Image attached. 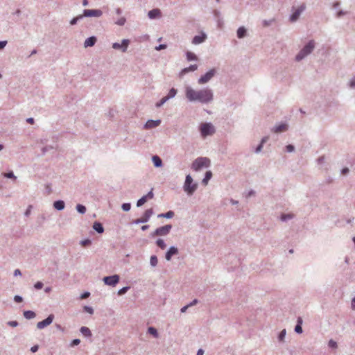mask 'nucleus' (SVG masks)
Listing matches in <instances>:
<instances>
[{
  "mask_svg": "<svg viewBox=\"0 0 355 355\" xmlns=\"http://www.w3.org/2000/svg\"><path fill=\"white\" fill-rule=\"evenodd\" d=\"M174 216V213L172 211H169L166 212V214H160L158 215V217L159 218H171Z\"/></svg>",
  "mask_w": 355,
  "mask_h": 355,
  "instance_id": "30",
  "label": "nucleus"
},
{
  "mask_svg": "<svg viewBox=\"0 0 355 355\" xmlns=\"http://www.w3.org/2000/svg\"><path fill=\"white\" fill-rule=\"evenodd\" d=\"M119 281V277L117 275L112 276L105 277L103 282L108 286H114Z\"/></svg>",
  "mask_w": 355,
  "mask_h": 355,
  "instance_id": "9",
  "label": "nucleus"
},
{
  "mask_svg": "<svg viewBox=\"0 0 355 355\" xmlns=\"http://www.w3.org/2000/svg\"><path fill=\"white\" fill-rule=\"evenodd\" d=\"M157 246H159L161 249H165L166 244L162 239H158L156 242Z\"/></svg>",
  "mask_w": 355,
  "mask_h": 355,
  "instance_id": "36",
  "label": "nucleus"
},
{
  "mask_svg": "<svg viewBox=\"0 0 355 355\" xmlns=\"http://www.w3.org/2000/svg\"><path fill=\"white\" fill-rule=\"evenodd\" d=\"M206 35L202 33L201 35H196L193 37L192 43L194 44H198L205 41Z\"/></svg>",
  "mask_w": 355,
  "mask_h": 355,
  "instance_id": "19",
  "label": "nucleus"
},
{
  "mask_svg": "<svg viewBox=\"0 0 355 355\" xmlns=\"http://www.w3.org/2000/svg\"><path fill=\"white\" fill-rule=\"evenodd\" d=\"M93 228L98 233H103L104 232V228L102 226L101 223L98 222H95L93 225Z\"/></svg>",
  "mask_w": 355,
  "mask_h": 355,
  "instance_id": "24",
  "label": "nucleus"
},
{
  "mask_svg": "<svg viewBox=\"0 0 355 355\" xmlns=\"http://www.w3.org/2000/svg\"><path fill=\"white\" fill-rule=\"evenodd\" d=\"M128 287H123L118 291V295H121L127 292Z\"/></svg>",
  "mask_w": 355,
  "mask_h": 355,
  "instance_id": "45",
  "label": "nucleus"
},
{
  "mask_svg": "<svg viewBox=\"0 0 355 355\" xmlns=\"http://www.w3.org/2000/svg\"><path fill=\"white\" fill-rule=\"evenodd\" d=\"M53 207L58 210H62L64 208V202L62 200H58L53 203Z\"/></svg>",
  "mask_w": 355,
  "mask_h": 355,
  "instance_id": "23",
  "label": "nucleus"
},
{
  "mask_svg": "<svg viewBox=\"0 0 355 355\" xmlns=\"http://www.w3.org/2000/svg\"><path fill=\"white\" fill-rule=\"evenodd\" d=\"M216 71L215 69H210L204 76H201L198 80V83L202 85L209 81L216 74Z\"/></svg>",
  "mask_w": 355,
  "mask_h": 355,
  "instance_id": "8",
  "label": "nucleus"
},
{
  "mask_svg": "<svg viewBox=\"0 0 355 355\" xmlns=\"http://www.w3.org/2000/svg\"><path fill=\"white\" fill-rule=\"evenodd\" d=\"M315 44L316 43L315 40H310L296 55L295 60L297 62H300L305 59L313 51L315 48Z\"/></svg>",
  "mask_w": 355,
  "mask_h": 355,
  "instance_id": "2",
  "label": "nucleus"
},
{
  "mask_svg": "<svg viewBox=\"0 0 355 355\" xmlns=\"http://www.w3.org/2000/svg\"><path fill=\"white\" fill-rule=\"evenodd\" d=\"M150 264L153 266H155L157 264V258L156 256H152L150 257Z\"/></svg>",
  "mask_w": 355,
  "mask_h": 355,
  "instance_id": "38",
  "label": "nucleus"
},
{
  "mask_svg": "<svg viewBox=\"0 0 355 355\" xmlns=\"http://www.w3.org/2000/svg\"><path fill=\"white\" fill-rule=\"evenodd\" d=\"M349 86L350 88L352 89H354L355 88V76L353 77L350 80H349Z\"/></svg>",
  "mask_w": 355,
  "mask_h": 355,
  "instance_id": "43",
  "label": "nucleus"
},
{
  "mask_svg": "<svg viewBox=\"0 0 355 355\" xmlns=\"http://www.w3.org/2000/svg\"><path fill=\"white\" fill-rule=\"evenodd\" d=\"M77 211L80 214H85L86 211V208L85 206L82 205H78L76 206Z\"/></svg>",
  "mask_w": 355,
  "mask_h": 355,
  "instance_id": "35",
  "label": "nucleus"
},
{
  "mask_svg": "<svg viewBox=\"0 0 355 355\" xmlns=\"http://www.w3.org/2000/svg\"><path fill=\"white\" fill-rule=\"evenodd\" d=\"M80 332L82 333V334L86 337H89V336H92V333H91V331L89 330V329L88 327H82L80 328Z\"/></svg>",
  "mask_w": 355,
  "mask_h": 355,
  "instance_id": "25",
  "label": "nucleus"
},
{
  "mask_svg": "<svg viewBox=\"0 0 355 355\" xmlns=\"http://www.w3.org/2000/svg\"><path fill=\"white\" fill-rule=\"evenodd\" d=\"M96 42V38L94 36L87 38L84 43L85 47L93 46Z\"/></svg>",
  "mask_w": 355,
  "mask_h": 355,
  "instance_id": "20",
  "label": "nucleus"
},
{
  "mask_svg": "<svg viewBox=\"0 0 355 355\" xmlns=\"http://www.w3.org/2000/svg\"><path fill=\"white\" fill-rule=\"evenodd\" d=\"M286 329L282 330V332L280 333L279 336V340L280 341H282L284 339V338L286 336Z\"/></svg>",
  "mask_w": 355,
  "mask_h": 355,
  "instance_id": "41",
  "label": "nucleus"
},
{
  "mask_svg": "<svg viewBox=\"0 0 355 355\" xmlns=\"http://www.w3.org/2000/svg\"><path fill=\"white\" fill-rule=\"evenodd\" d=\"M7 42L6 41H1L0 42V49H2L4 48V46L6 45Z\"/></svg>",
  "mask_w": 355,
  "mask_h": 355,
  "instance_id": "57",
  "label": "nucleus"
},
{
  "mask_svg": "<svg viewBox=\"0 0 355 355\" xmlns=\"http://www.w3.org/2000/svg\"><path fill=\"white\" fill-rule=\"evenodd\" d=\"M153 214V209H148L146 210V211L144 212V214L142 216V217H141L140 218L137 219L135 220V223H146V222H147L149 220V218H150V216H152Z\"/></svg>",
  "mask_w": 355,
  "mask_h": 355,
  "instance_id": "12",
  "label": "nucleus"
},
{
  "mask_svg": "<svg viewBox=\"0 0 355 355\" xmlns=\"http://www.w3.org/2000/svg\"><path fill=\"white\" fill-rule=\"evenodd\" d=\"M351 308L352 310H355V297L352 298L351 302Z\"/></svg>",
  "mask_w": 355,
  "mask_h": 355,
  "instance_id": "53",
  "label": "nucleus"
},
{
  "mask_svg": "<svg viewBox=\"0 0 355 355\" xmlns=\"http://www.w3.org/2000/svg\"><path fill=\"white\" fill-rule=\"evenodd\" d=\"M26 121L30 124L34 123V119L33 118H28L26 119Z\"/></svg>",
  "mask_w": 355,
  "mask_h": 355,
  "instance_id": "61",
  "label": "nucleus"
},
{
  "mask_svg": "<svg viewBox=\"0 0 355 355\" xmlns=\"http://www.w3.org/2000/svg\"><path fill=\"white\" fill-rule=\"evenodd\" d=\"M210 165V160L207 157H199L192 164L191 168L194 171L200 170L203 167H208Z\"/></svg>",
  "mask_w": 355,
  "mask_h": 355,
  "instance_id": "4",
  "label": "nucleus"
},
{
  "mask_svg": "<svg viewBox=\"0 0 355 355\" xmlns=\"http://www.w3.org/2000/svg\"><path fill=\"white\" fill-rule=\"evenodd\" d=\"M129 40H123L122 41V43L121 44H119V43H114L112 44V47L114 49H122V51L123 52H125L126 51V49L128 46V44H129Z\"/></svg>",
  "mask_w": 355,
  "mask_h": 355,
  "instance_id": "13",
  "label": "nucleus"
},
{
  "mask_svg": "<svg viewBox=\"0 0 355 355\" xmlns=\"http://www.w3.org/2000/svg\"><path fill=\"white\" fill-rule=\"evenodd\" d=\"M80 340L79 339H74L73 341H72V345H77L80 343Z\"/></svg>",
  "mask_w": 355,
  "mask_h": 355,
  "instance_id": "58",
  "label": "nucleus"
},
{
  "mask_svg": "<svg viewBox=\"0 0 355 355\" xmlns=\"http://www.w3.org/2000/svg\"><path fill=\"white\" fill-rule=\"evenodd\" d=\"M34 287L37 290L41 289L43 287V284L41 282H37L35 283Z\"/></svg>",
  "mask_w": 355,
  "mask_h": 355,
  "instance_id": "47",
  "label": "nucleus"
},
{
  "mask_svg": "<svg viewBox=\"0 0 355 355\" xmlns=\"http://www.w3.org/2000/svg\"><path fill=\"white\" fill-rule=\"evenodd\" d=\"M160 120H148L145 125V128L147 129L153 128L157 127L160 124Z\"/></svg>",
  "mask_w": 355,
  "mask_h": 355,
  "instance_id": "15",
  "label": "nucleus"
},
{
  "mask_svg": "<svg viewBox=\"0 0 355 355\" xmlns=\"http://www.w3.org/2000/svg\"><path fill=\"white\" fill-rule=\"evenodd\" d=\"M166 45H165V44H160L158 46H156L155 49L157 50V51H159V50L166 49Z\"/></svg>",
  "mask_w": 355,
  "mask_h": 355,
  "instance_id": "50",
  "label": "nucleus"
},
{
  "mask_svg": "<svg viewBox=\"0 0 355 355\" xmlns=\"http://www.w3.org/2000/svg\"><path fill=\"white\" fill-rule=\"evenodd\" d=\"M325 161V157L324 156H320L317 159V163L319 165H322Z\"/></svg>",
  "mask_w": 355,
  "mask_h": 355,
  "instance_id": "42",
  "label": "nucleus"
},
{
  "mask_svg": "<svg viewBox=\"0 0 355 355\" xmlns=\"http://www.w3.org/2000/svg\"><path fill=\"white\" fill-rule=\"evenodd\" d=\"M339 6H340V3L339 2H335L333 4V8L334 9H336V8H338L339 7Z\"/></svg>",
  "mask_w": 355,
  "mask_h": 355,
  "instance_id": "62",
  "label": "nucleus"
},
{
  "mask_svg": "<svg viewBox=\"0 0 355 355\" xmlns=\"http://www.w3.org/2000/svg\"><path fill=\"white\" fill-rule=\"evenodd\" d=\"M54 319V315L53 314L49 315L45 320L39 322L37 324V327L40 329H44L48 325L51 324Z\"/></svg>",
  "mask_w": 355,
  "mask_h": 355,
  "instance_id": "10",
  "label": "nucleus"
},
{
  "mask_svg": "<svg viewBox=\"0 0 355 355\" xmlns=\"http://www.w3.org/2000/svg\"><path fill=\"white\" fill-rule=\"evenodd\" d=\"M24 316L26 319H32L35 317V313L32 311H26L24 312Z\"/></svg>",
  "mask_w": 355,
  "mask_h": 355,
  "instance_id": "29",
  "label": "nucleus"
},
{
  "mask_svg": "<svg viewBox=\"0 0 355 355\" xmlns=\"http://www.w3.org/2000/svg\"><path fill=\"white\" fill-rule=\"evenodd\" d=\"M200 131L202 137L211 135L215 132L213 125L210 123H202L200 126Z\"/></svg>",
  "mask_w": 355,
  "mask_h": 355,
  "instance_id": "6",
  "label": "nucleus"
},
{
  "mask_svg": "<svg viewBox=\"0 0 355 355\" xmlns=\"http://www.w3.org/2000/svg\"><path fill=\"white\" fill-rule=\"evenodd\" d=\"M172 228L171 225H166L164 226L157 228L153 233L151 234L153 237L157 236H165L169 233Z\"/></svg>",
  "mask_w": 355,
  "mask_h": 355,
  "instance_id": "7",
  "label": "nucleus"
},
{
  "mask_svg": "<svg viewBox=\"0 0 355 355\" xmlns=\"http://www.w3.org/2000/svg\"><path fill=\"white\" fill-rule=\"evenodd\" d=\"M268 140V137H264L262 139L261 144L258 146V147L256 149V152L259 153L261 150V148L263 147V144L266 142Z\"/></svg>",
  "mask_w": 355,
  "mask_h": 355,
  "instance_id": "34",
  "label": "nucleus"
},
{
  "mask_svg": "<svg viewBox=\"0 0 355 355\" xmlns=\"http://www.w3.org/2000/svg\"><path fill=\"white\" fill-rule=\"evenodd\" d=\"M197 184L193 182V179L191 175H188L184 184V190L189 195H192L197 189Z\"/></svg>",
  "mask_w": 355,
  "mask_h": 355,
  "instance_id": "5",
  "label": "nucleus"
},
{
  "mask_svg": "<svg viewBox=\"0 0 355 355\" xmlns=\"http://www.w3.org/2000/svg\"><path fill=\"white\" fill-rule=\"evenodd\" d=\"M85 310L87 312H88V313H91V314H92V313H93V309H92V308H91V307H89V306H85Z\"/></svg>",
  "mask_w": 355,
  "mask_h": 355,
  "instance_id": "54",
  "label": "nucleus"
},
{
  "mask_svg": "<svg viewBox=\"0 0 355 355\" xmlns=\"http://www.w3.org/2000/svg\"><path fill=\"white\" fill-rule=\"evenodd\" d=\"M203 354H204V351L202 349H200L198 350L197 355H203Z\"/></svg>",
  "mask_w": 355,
  "mask_h": 355,
  "instance_id": "64",
  "label": "nucleus"
},
{
  "mask_svg": "<svg viewBox=\"0 0 355 355\" xmlns=\"http://www.w3.org/2000/svg\"><path fill=\"white\" fill-rule=\"evenodd\" d=\"M148 15L150 19H154L160 17L161 12L159 9H153L149 11Z\"/></svg>",
  "mask_w": 355,
  "mask_h": 355,
  "instance_id": "22",
  "label": "nucleus"
},
{
  "mask_svg": "<svg viewBox=\"0 0 355 355\" xmlns=\"http://www.w3.org/2000/svg\"><path fill=\"white\" fill-rule=\"evenodd\" d=\"M38 348H39L38 345H34V346H33L31 347V350L32 352L34 353V352H36L38 350Z\"/></svg>",
  "mask_w": 355,
  "mask_h": 355,
  "instance_id": "55",
  "label": "nucleus"
},
{
  "mask_svg": "<svg viewBox=\"0 0 355 355\" xmlns=\"http://www.w3.org/2000/svg\"><path fill=\"white\" fill-rule=\"evenodd\" d=\"M187 58L189 61L190 60H196L197 59V57L193 53L188 51L187 53Z\"/></svg>",
  "mask_w": 355,
  "mask_h": 355,
  "instance_id": "31",
  "label": "nucleus"
},
{
  "mask_svg": "<svg viewBox=\"0 0 355 355\" xmlns=\"http://www.w3.org/2000/svg\"><path fill=\"white\" fill-rule=\"evenodd\" d=\"M211 177H212V173L210 171H207L204 179L202 180V183L205 185H207L209 180L211 178Z\"/></svg>",
  "mask_w": 355,
  "mask_h": 355,
  "instance_id": "28",
  "label": "nucleus"
},
{
  "mask_svg": "<svg viewBox=\"0 0 355 355\" xmlns=\"http://www.w3.org/2000/svg\"><path fill=\"white\" fill-rule=\"evenodd\" d=\"M14 275L15 276L17 275H21V271L19 270V269H16L14 272Z\"/></svg>",
  "mask_w": 355,
  "mask_h": 355,
  "instance_id": "63",
  "label": "nucleus"
},
{
  "mask_svg": "<svg viewBox=\"0 0 355 355\" xmlns=\"http://www.w3.org/2000/svg\"><path fill=\"white\" fill-rule=\"evenodd\" d=\"M347 12L343 11V10H339L337 13H336V17L338 18H340L341 17H343V15H345Z\"/></svg>",
  "mask_w": 355,
  "mask_h": 355,
  "instance_id": "49",
  "label": "nucleus"
},
{
  "mask_svg": "<svg viewBox=\"0 0 355 355\" xmlns=\"http://www.w3.org/2000/svg\"><path fill=\"white\" fill-rule=\"evenodd\" d=\"M153 162L156 167H160L162 164V159L157 155L153 157Z\"/></svg>",
  "mask_w": 355,
  "mask_h": 355,
  "instance_id": "26",
  "label": "nucleus"
},
{
  "mask_svg": "<svg viewBox=\"0 0 355 355\" xmlns=\"http://www.w3.org/2000/svg\"><path fill=\"white\" fill-rule=\"evenodd\" d=\"M103 14L100 10H85L83 15L85 17H100Z\"/></svg>",
  "mask_w": 355,
  "mask_h": 355,
  "instance_id": "14",
  "label": "nucleus"
},
{
  "mask_svg": "<svg viewBox=\"0 0 355 355\" xmlns=\"http://www.w3.org/2000/svg\"><path fill=\"white\" fill-rule=\"evenodd\" d=\"M246 35V30L244 27H240L237 30V37L239 38H243Z\"/></svg>",
  "mask_w": 355,
  "mask_h": 355,
  "instance_id": "27",
  "label": "nucleus"
},
{
  "mask_svg": "<svg viewBox=\"0 0 355 355\" xmlns=\"http://www.w3.org/2000/svg\"><path fill=\"white\" fill-rule=\"evenodd\" d=\"M91 241L88 239L85 240L82 242L83 245L85 246L86 245L90 244Z\"/></svg>",
  "mask_w": 355,
  "mask_h": 355,
  "instance_id": "59",
  "label": "nucleus"
},
{
  "mask_svg": "<svg viewBox=\"0 0 355 355\" xmlns=\"http://www.w3.org/2000/svg\"><path fill=\"white\" fill-rule=\"evenodd\" d=\"M186 97L190 101H198L201 103H208L213 98V94L209 89H203L196 91L187 87L186 88Z\"/></svg>",
  "mask_w": 355,
  "mask_h": 355,
  "instance_id": "1",
  "label": "nucleus"
},
{
  "mask_svg": "<svg viewBox=\"0 0 355 355\" xmlns=\"http://www.w3.org/2000/svg\"><path fill=\"white\" fill-rule=\"evenodd\" d=\"M144 197H146V199H152L153 198V193L152 191H150L147 195L144 196Z\"/></svg>",
  "mask_w": 355,
  "mask_h": 355,
  "instance_id": "52",
  "label": "nucleus"
},
{
  "mask_svg": "<svg viewBox=\"0 0 355 355\" xmlns=\"http://www.w3.org/2000/svg\"><path fill=\"white\" fill-rule=\"evenodd\" d=\"M89 296V293L86 292L81 295V299L87 298Z\"/></svg>",
  "mask_w": 355,
  "mask_h": 355,
  "instance_id": "56",
  "label": "nucleus"
},
{
  "mask_svg": "<svg viewBox=\"0 0 355 355\" xmlns=\"http://www.w3.org/2000/svg\"><path fill=\"white\" fill-rule=\"evenodd\" d=\"M146 201H147L146 197L143 196L142 198H141L137 201V207H141V206H142V205H144Z\"/></svg>",
  "mask_w": 355,
  "mask_h": 355,
  "instance_id": "37",
  "label": "nucleus"
},
{
  "mask_svg": "<svg viewBox=\"0 0 355 355\" xmlns=\"http://www.w3.org/2000/svg\"><path fill=\"white\" fill-rule=\"evenodd\" d=\"M287 130V125L285 123H281L277 126H275L273 129V131L276 133H279L282 132H285Z\"/></svg>",
  "mask_w": 355,
  "mask_h": 355,
  "instance_id": "21",
  "label": "nucleus"
},
{
  "mask_svg": "<svg viewBox=\"0 0 355 355\" xmlns=\"http://www.w3.org/2000/svg\"><path fill=\"white\" fill-rule=\"evenodd\" d=\"M125 17H121L119 18L115 23L117 25L123 26L125 23Z\"/></svg>",
  "mask_w": 355,
  "mask_h": 355,
  "instance_id": "39",
  "label": "nucleus"
},
{
  "mask_svg": "<svg viewBox=\"0 0 355 355\" xmlns=\"http://www.w3.org/2000/svg\"><path fill=\"white\" fill-rule=\"evenodd\" d=\"M306 10V4L302 3L300 6L295 7L293 6L292 7V14L290 15V22H296L301 14Z\"/></svg>",
  "mask_w": 355,
  "mask_h": 355,
  "instance_id": "3",
  "label": "nucleus"
},
{
  "mask_svg": "<svg viewBox=\"0 0 355 355\" xmlns=\"http://www.w3.org/2000/svg\"><path fill=\"white\" fill-rule=\"evenodd\" d=\"M189 306H190V305H187V306H183L181 309V312L184 313Z\"/></svg>",
  "mask_w": 355,
  "mask_h": 355,
  "instance_id": "60",
  "label": "nucleus"
},
{
  "mask_svg": "<svg viewBox=\"0 0 355 355\" xmlns=\"http://www.w3.org/2000/svg\"><path fill=\"white\" fill-rule=\"evenodd\" d=\"M82 15H79L78 17H74L73 19H72L70 21V24L71 25H74L77 23L78 20L81 19L82 18Z\"/></svg>",
  "mask_w": 355,
  "mask_h": 355,
  "instance_id": "44",
  "label": "nucleus"
},
{
  "mask_svg": "<svg viewBox=\"0 0 355 355\" xmlns=\"http://www.w3.org/2000/svg\"><path fill=\"white\" fill-rule=\"evenodd\" d=\"M4 176L8 178H14L15 180L16 179V177L14 175L12 172L5 173Z\"/></svg>",
  "mask_w": 355,
  "mask_h": 355,
  "instance_id": "48",
  "label": "nucleus"
},
{
  "mask_svg": "<svg viewBox=\"0 0 355 355\" xmlns=\"http://www.w3.org/2000/svg\"><path fill=\"white\" fill-rule=\"evenodd\" d=\"M15 301L16 302H22V297L19 296V295H16L15 296V298H14Z\"/></svg>",
  "mask_w": 355,
  "mask_h": 355,
  "instance_id": "51",
  "label": "nucleus"
},
{
  "mask_svg": "<svg viewBox=\"0 0 355 355\" xmlns=\"http://www.w3.org/2000/svg\"><path fill=\"white\" fill-rule=\"evenodd\" d=\"M178 253V250L176 248L171 247L166 254V260H168V261L171 260V257L173 255L177 254Z\"/></svg>",
  "mask_w": 355,
  "mask_h": 355,
  "instance_id": "17",
  "label": "nucleus"
},
{
  "mask_svg": "<svg viewBox=\"0 0 355 355\" xmlns=\"http://www.w3.org/2000/svg\"><path fill=\"white\" fill-rule=\"evenodd\" d=\"M148 331L150 334L153 335L154 337L157 338L158 337V333L155 328L154 327H149L148 329Z\"/></svg>",
  "mask_w": 355,
  "mask_h": 355,
  "instance_id": "32",
  "label": "nucleus"
},
{
  "mask_svg": "<svg viewBox=\"0 0 355 355\" xmlns=\"http://www.w3.org/2000/svg\"><path fill=\"white\" fill-rule=\"evenodd\" d=\"M197 69H198L197 64H192V65L189 66V67L183 69L181 71V72L180 73V76H182L189 71H194L197 70Z\"/></svg>",
  "mask_w": 355,
  "mask_h": 355,
  "instance_id": "18",
  "label": "nucleus"
},
{
  "mask_svg": "<svg viewBox=\"0 0 355 355\" xmlns=\"http://www.w3.org/2000/svg\"><path fill=\"white\" fill-rule=\"evenodd\" d=\"M302 323H303V320L301 317H298L297 318V324L295 327V332L297 333V334H302L303 332V330H302Z\"/></svg>",
  "mask_w": 355,
  "mask_h": 355,
  "instance_id": "16",
  "label": "nucleus"
},
{
  "mask_svg": "<svg viewBox=\"0 0 355 355\" xmlns=\"http://www.w3.org/2000/svg\"><path fill=\"white\" fill-rule=\"evenodd\" d=\"M349 169L347 167H344V168L341 170V171H340L341 174H342V175H347V174L349 173Z\"/></svg>",
  "mask_w": 355,
  "mask_h": 355,
  "instance_id": "46",
  "label": "nucleus"
},
{
  "mask_svg": "<svg viewBox=\"0 0 355 355\" xmlns=\"http://www.w3.org/2000/svg\"><path fill=\"white\" fill-rule=\"evenodd\" d=\"M328 346L331 349H336L338 347V344L335 340L331 339L329 340Z\"/></svg>",
  "mask_w": 355,
  "mask_h": 355,
  "instance_id": "33",
  "label": "nucleus"
},
{
  "mask_svg": "<svg viewBox=\"0 0 355 355\" xmlns=\"http://www.w3.org/2000/svg\"><path fill=\"white\" fill-rule=\"evenodd\" d=\"M131 205L130 203H123L122 205V209L123 211H128L130 209Z\"/></svg>",
  "mask_w": 355,
  "mask_h": 355,
  "instance_id": "40",
  "label": "nucleus"
},
{
  "mask_svg": "<svg viewBox=\"0 0 355 355\" xmlns=\"http://www.w3.org/2000/svg\"><path fill=\"white\" fill-rule=\"evenodd\" d=\"M177 94V90L174 88L170 89L168 95L166 96L163 97L161 101L156 104L157 107L162 106L165 102H166L169 98L174 97Z\"/></svg>",
  "mask_w": 355,
  "mask_h": 355,
  "instance_id": "11",
  "label": "nucleus"
}]
</instances>
